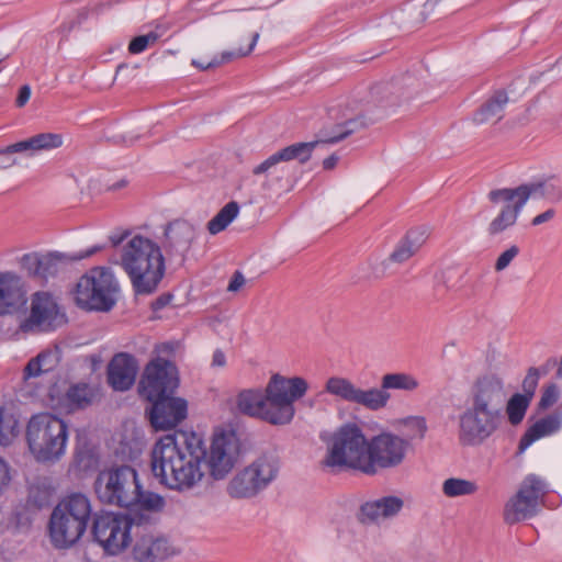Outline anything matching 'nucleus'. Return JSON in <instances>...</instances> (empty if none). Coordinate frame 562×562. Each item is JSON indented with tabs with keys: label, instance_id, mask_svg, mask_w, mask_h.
<instances>
[{
	"label": "nucleus",
	"instance_id": "nucleus-38",
	"mask_svg": "<svg viewBox=\"0 0 562 562\" xmlns=\"http://www.w3.org/2000/svg\"><path fill=\"white\" fill-rule=\"evenodd\" d=\"M372 95L376 97L380 102L386 105H396L401 98L404 97L402 87L397 82H387L376 85L372 88Z\"/></svg>",
	"mask_w": 562,
	"mask_h": 562
},
{
	"label": "nucleus",
	"instance_id": "nucleus-11",
	"mask_svg": "<svg viewBox=\"0 0 562 562\" xmlns=\"http://www.w3.org/2000/svg\"><path fill=\"white\" fill-rule=\"evenodd\" d=\"M147 520L145 515L103 513L95 516L92 535L95 541L110 554H117L131 541V529Z\"/></svg>",
	"mask_w": 562,
	"mask_h": 562
},
{
	"label": "nucleus",
	"instance_id": "nucleus-41",
	"mask_svg": "<svg viewBox=\"0 0 562 562\" xmlns=\"http://www.w3.org/2000/svg\"><path fill=\"white\" fill-rule=\"evenodd\" d=\"M165 506V499L159 494L143 491L139 485V495L137 499L132 505L138 509L147 510V512H160Z\"/></svg>",
	"mask_w": 562,
	"mask_h": 562
},
{
	"label": "nucleus",
	"instance_id": "nucleus-55",
	"mask_svg": "<svg viewBox=\"0 0 562 562\" xmlns=\"http://www.w3.org/2000/svg\"><path fill=\"white\" fill-rule=\"evenodd\" d=\"M226 363V357L224 352L220 349L215 350L212 358L213 367H224Z\"/></svg>",
	"mask_w": 562,
	"mask_h": 562
},
{
	"label": "nucleus",
	"instance_id": "nucleus-44",
	"mask_svg": "<svg viewBox=\"0 0 562 562\" xmlns=\"http://www.w3.org/2000/svg\"><path fill=\"white\" fill-rule=\"evenodd\" d=\"M403 425L409 428V434H407V440H412L414 438L423 439L427 431V425L424 417L420 416H409L403 419Z\"/></svg>",
	"mask_w": 562,
	"mask_h": 562
},
{
	"label": "nucleus",
	"instance_id": "nucleus-58",
	"mask_svg": "<svg viewBox=\"0 0 562 562\" xmlns=\"http://www.w3.org/2000/svg\"><path fill=\"white\" fill-rule=\"evenodd\" d=\"M125 186H126V181L125 180H121L120 182H116L113 186H111L110 189L111 190H117V189H121V188H123Z\"/></svg>",
	"mask_w": 562,
	"mask_h": 562
},
{
	"label": "nucleus",
	"instance_id": "nucleus-30",
	"mask_svg": "<svg viewBox=\"0 0 562 562\" xmlns=\"http://www.w3.org/2000/svg\"><path fill=\"white\" fill-rule=\"evenodd\" d=\"M509 102L505 90L494 91L488 99L474 113L473 121L476 124L496 123L504 117L505 108Z\"/></svg>",
	"mask_w": 562,
	"mask_h": 562
},
{
	"label": "nucleus",
	"instance_id": "nucleus-32",
	"mask_svg": "<svg viewBox=\"0 0 562 562\" xmlns=\"http://www.w3.org/2000/svg\"><path fill=\"white\" fill-rule=\"evenodd\" d=\"M419 386L418 380L409 373L405 372H396V373H386L381 378V386L372 387L373 391H383L385 398L381 401L380 406H376V411L383 409L386 407L387 403L391 400V394L389 390H401V391H415Z\"/></svg>",
	"mask_w": 562,
	"mask_h": 562
},
{
	"label": "nucleus",
	"instance_id": "nucleus-26",
	"mask_svg": "<svg viewBox=\"0 0 562 562\" xmlns=\"http://www.w3.org/2000/svg\"><path fill=\"white\" fill-rule=\"evenodd\" d=\"M25 303L21 277L14 272H0V315L11 314Z\"/></svg>",
	"mask_w": 562,
	"mask_h": 562
},
{
	"label": "nucleus",
	"instance_id": "nucleus-22",
	"mask_svg": "<svg viewBox=\"0 0 562 562\" xmlns=\"http://www.w3.org/2000/svg\"><path fill=\"white\" fill-rule=\"evenodd\" d=\"M321 145H325L324 139L294 143L289 145L276 151L261 164L256 166L252 169V173L256 176L266 175L268 178L271 175V169L280 162L297 160L300 164H305L312 157L314 149Z\"/></svg>",
	"mask_w": 562,
	"mask_h": 562
},
{
	"label": "nucleus",
	"instance_id": "nucleus-56",
	"mask_svg": "<svg viewBox=\"0 0 562 562\" xmlns=\"http://www.w3.org/2000/svg\"><path fill=\"white\" fill-rule=\"evenodd\" d=\"M338 160L339 157L336 154H333L323 160V168L325 170H331L336 167Z\"/></svg>",
	"mask_w": 562,
	"mask_h": 562
},
{
	"label": "nucleus",
	"instance_id": "nucleus-60",
	"mask_svg": "<svg viewBox=\"0 0 562 562\" xmlns=\"http://www.w3.org/2000/svg\"><path fill=\"white\" fill-rule=\"evenodd\" d=\"M262 187H263L265 189H271V188H272V186H271V183L269 182V180L265 181V182L262 183Z\"/></svg>",
	"mask_w": 562,
	"mask_h": 562
},
{
	"label": "nucleus",
	"instance_id": "nucleus-12",
	"mask_svg": "<svg viewBox=\"0 0 562 562\" xmlns=\"http://www.w3.org/2000/svg\"><path fill=\"white\" fill-rule=\"evenodd\" d=\"M116 289L114 277L108 269L94 268L79 279L76 300L88 310L108 312L115 304L113 294Z\"/></svg>",
	"mask_w": 562,
	"mask_h": 562
},
{
	"label": "nucleus",
	"instance_id": "nucleus-33",
	"mask_svg": "<svg viewBox=\"0 0 562 562\" xmlns=\"http://www.w3.org/2000/svg\"><path fill=\"white\" fill-rule=\"evenodd\" d=\"M266 390H244L236 398V405L241 414L262 419Z\"/></svg>",
	"mask_w": 562,
	"mask_h": 562
},
{
	"label": "nucleus",
	"instance_id": "nucleus-28",
	"mask_svg": "<svg viewBox=\"0 0 562 562\" xmlns=\"http://www.w3.org/2000/svg\"><path fill=\"white\" fill-rule=\"evenodd\" d=\"M562 427V412L557 409L552 414L538 419L521 436L518 443V452L522 453L535 441L558 432Z\"/></svg>",
	"mask_w": 562,
	"mask_h": 562
},
{
	"label": "nucleus",
	"instance_id": "nucleus-1",
	"mask_svg": "<svg viewBox=\"0 0 562 562\" xmlns=\"http://www.w3.org/2000/svg\"><path fill=\"white\" fill-rule=\"evenodd\" d=\"M206 457L203 440L195 434L160 438L150 453V468L158 482L169 490L184 492L198 485L203 476Z\"/></svg>",
	"mask_w": 562,
	"mask_h": 562
},
{
	"label": "nucleus",
	"instance_id": "nucleus-49",
	"mask_svg": "<svg viewBox=\"0 0 562 562\" xmlns=\"http://www.w3.org/2000/svg\"><path fill=\"white\" fill-rule=\"evenodd\" d=\"M10 481L11 476L9 465L2 458H0V495L8 487Z\"/></svg>",
	"mask_w": 562,
	"mask_h": 562
},
{
	"label": "nucleus",
	"instance_id": "nucleus-36",
	"mask_svg": "<svg viewBox=\"0 0 562 562\" xmlns=\"http://www.w3.org/2000/svg\"><path fill=\"white\" fill-rule=\"evenodd\" d=\"M19 434V422L8 409L0 407V446L7 447Z\"/></svg>",
	"mask_w": 562,
	"mask_h": 562
},
{
	"label": "nucleus",
	"instance_id": "nucleus-29",
	"mask_svg": "<svg viewBox=\"0 0 562 562\" xmlns=\"http://www.w3.org/2000/svg\"><path fill=\"white\" fill-rule=\"evenodd\" d=\"M103 249V246H93L86 251H80L75 255H68L59 251H52L45 255H42V265H41V279H47L49 277H55L59 271L65 269L69 263L79 261L81 259L88 258L95 252Z\"/></svg>",
	"mask_w": 562,
	"mask_h": 562
},
{
	"label": "nucleus",
	"instance_id": "nucleus-35",
	"mask_svg": "<svg viewBox=\"0 0 562 562\" xmlns=\"http://www.w3.org/2000/svg\"><path fill=\"white\" fill-rule=\"evenodd\" d=\"M367 125L362 115H357L338 123L334 127V134L324 139L325 144L338 143Z\"/></svg>",
	"mask_w": 562,
	"mask_h": 562
},
{
	"label": "nucleus",
	"instance_id": "nucleus-7",
	"mask_svg": "<svg viewBox=\"0 0 562 562\" xmlns=\"http://www.w3.org/2000/svg\"><path fill=\"white\" fill-rule=\"evenodd\" d=\"M307 390L308 383L301 376L273 374L266 386L261 420L276 426L290 424L295 414L294 402L302 398Z\"/></svg>",
	"mask_w": 562,
	"mask_h": 562
},
{
	"label": "nucleus",
	"instance_id": "nucleus-43",
	"mask_svg": "<svg viewBox=\"0 0 562 562\" xmlns=\"http://www.w3.org/2000/svg\"><path fill=\"white\" fill-rule=\"evenodd\" d=\"M160 37V34L156 31H151L145 35H138L134 37L128 44V52L131 54H140L148 46L154 45Z\"/></svg>",
	"mask_w": 562,
	"mask_h": 562
},
{
	"label": "nucleus",
	"instance_id": "nucleus-51",
	"mask_svg": "<svg viewBox=\"0 0 562 562\" xmlns=\"http://www.w3.org/2000/svg\"><path fill=\"white\" fill-rule=\"evenodd\" d=\"M31 97V88L27 85H24L20 88L18 97L15 99V105L18 108H23L30 100Z\"/></svg>",
	"mask_w": 562,
	"mask_h": 562
},
{
	"label": "nucleus",
	"instance_id": "nucleus-42",
	"mask_svg": "<svg viewBox=\"0 0 562 562\" xmlns=\"http://www.w3.org/2000/svg\"><path fill=\"white\" fill-rule=\"evenodd\" d=\"M22 269L27 273L31 278L41 279V265H42V255L38 252H30L22 256L20 260Z\"/></svg>",
	"mask_w": 562,
	"mask_h": 562
},
{
	"label": "nucleus",
	"instance_id": "nucleus-45",
	"mask_svg": "<svg viewBox=\"0 0 562 562\" xmlns=\"http://www.w3.org/2000/svg\"><path fill=\"white\" fill-rule=\"evenodd\" d=\"M539 369L531 367L528 369L527 374L522 381V395L527 396L529 400H532L535 395L539 382Z\"/></svg>",
	"mask_w": 562,
	"mask_h": 562
},
{
	"label": "nucleus",
	"instance_id": "nucleus-13",
	"mask_svg": "<svg viewBox=\"0 0 562 562\" xmlns=\"http://www.w3.org/2000/svg\"><path fill=\"white\" fill-rule=\"evenodd\" d=\"M179 382V372L176 364L165 358L157 357L146 364L138 383V392L142 397L151 402L175 394Z\"/></svg>",
	"mask_w": 562,
	"mask_h": 562
},
{
	"label": "nucleus",
	"instance_id": "nucleus-31",
	"mask_svg": "<svg viewBox=\"0 0 562 562\" xmlns=\"http://www.w3.org/2000/svg\"><path fill=\"white\" fill-rule=\"evenodd\" d=\"M61 360L59 348L46 349L32 358L23 370V380L27 382L33 378L54 371Z\"/></svg>",
	"mask_w": 562,
	"mask_h": 562
},
{
	"label": "nucleus",
	"instance_id": "nucleus-61",
	"mask_svg": "<svg viewBox=\"0 0 562 562\" xmlns=\"http://www.w3.org/2000/svg\"><path fill=\"white\" fill-rule=\"evenodd\" d=\"M437 292H438L439 295H443L445 291H441L440 289H438Z\"/></svg>",
	"mask_w": 562,
	"mask_h": 562
},
{
	"label": "nucleus",
	"instance_id": "nucleus-21",
	"mask_svg": "<svg viewBox=\"0 0 562 562\" xmlns=\"http://www.w3.org/2000/svg\"><path fill=\"white\" fill-rule=\"evenodd\" d=\"M196 237L195 227L186 220L170 222L165 228L164 248L170 260L179 259L183 263L186 256Z\"/></svg>",
	"mask_w": 562,
	"mask_h": 562
},
{
	"label": "nucleus",
	"instance_id": "nucleus-25",
	"mask_svg": "<svg viewBox=\"0 0 562 562\" xmlns=\"http://www.w3.org/2000/svg\"><path fill=\"white\" fill-rule=\"evenodd\" d=\"M404 506V501L398 496H383L374 501L363 503L357 514V519L361 524H373L380 519H390L395 517Z\"/></svg>",
	"mask_w": 562,
	"mask_h": 562
},
{
	"label": "nucleus",
	"instance_id": "nucleus-46",
	"mask_svg": "<svg viewBox=\"0 0 562 562\" xmlns=\"http://www.w3.org/2000/svg\"><path fill=\"white\" fill-rule=\"evenodd\" d=\"M258 38H259V33H255L252 35L251 43L249 44L247 49H241L240 48L238 50L223 52L221 57L217 58L218 66L222 65V64H225V63H229V61L234 60L235 58H239V57H244V56L249 55L252 52V49L255 48V46H256V44L258 42Z\"/></svg>",
	"mask_w": 562,
	"mask_h": 562
},
{
	"label": "nucleus",
	"instance_id": "nucleus-6",
	"mask_svg": "<svg viewBox=\"0 0 562 562\" xmlns=\"http://www.w3.org/2000/svg\"><path fill=\"white\" fill-rule=\"evenodd\" d=\"M369 440L356 424L341 426L331 436L321 464L333 471L358 470L367 474Z\"/></svg>",
	"mask_w": 562,
	"mask_h": 562
},
{
	"label": "nucleus",
	"instance_id": "nucleus-48",
	"mask_svg": "<svg viewBox=\"0 0 562 562\" xmlns=\"http://www.w3.org/2000/svg\"><path fill=\"white\" fill-rule=\"evenodd\" d=\"M518 254L519 248L516 245L510 246L498 256L495 262V270L499 272L506 269Z\"/></svg>",
	"mask_w": 562,
	"mask_h": 562
},
{
	"label": "nucleus",
	"instance_id": "nucleus-18",
	"mask_svg": "<svg viewBox=\"0 0 562 562\" xmlns=\"http://www.w3.org/2000/svg\"><path fill=\"white\" fill-rule=\"evenodd\" d=\"M64 137L59 133H38L26 139L11 144L0 149V169L16 165L15 154L26 153L30 156L40 151H48L61 147Z\"/></svg>",
	"mask_w": 562,
	"mask_h": 562
},
{
	"label": "nucleus",
	"instance_id": "nucleus-8",
	"mask_svg": "<svg viewBox=\"0 0 562 562\" xmlns=\"http://www.w3.org/2000/svg\"><path fill=\"white\" fill-rule=\"evenodd\" d=\"M94 491L102 504L131 509L139 495L138 474L130 465L103 469L97 475Z\"/></svg>",
	"mask_w": 562,
	"mask_h": 562
},
{
	"label": "nucleus",
	"instance_id": "nucleus-17",
	"mask_svg": "<svg viewBox=\"0 0 562 562\" xmlns=\"http://www.w3.org/2000/svg\"><path fill=\"white\" fill-rule=\"evenodd\" d=\"M325 392L347 403L362 406L376 412L381 401L385 398L383 391H373L372 387L362 390L351 380L344 376H330L324 387Z\"/></svg>",
	"mask_w": 562,
	"mask_h": 562
},
{
	"label": "nucleus",
	"instance_id": "nucleus-62",
	"mask_svg": "<svg viewBox=\"0 0 562 562\" xmlns=\"http://www.w3.org/2000/svg\"><path fill=\"white\" fill-rule=\"evenodd\" d=\"M123 68V65H119L116 72H119Z\"/></svg>",
	"mask_w": 562,
	"mask_h": 562
},
{
	"label": "nucleus",
	"instance_id": "nucleus-5",
	"mask_svg": "<svg viewBox=\"0 0 562 562\" xmlns=\"http://www.w3.org/2000/svg\"><path fill=\"white\" fill-rule=\"evenodd\" d=\"M90 516L91 505L85 494L74 493L59 502L48 524L54 547L64 549L75 544L85 533Z\"/></svg>",
	"mask_w": 562,
	"mask_h": 562
},
{
	"label": "nucleus",
	"instance_id": "nucleus-2",
	"mask_svg": "<svg viewBox=\"0 0 562 562\" xmlns=\"http://www.w3.org/2000/svg\"><path fill=\"white\" fill-rule=\"evenodd\" d=\"M505 397L504 383L496 374L475 381L470 405L459 416L458 438L462 446H480L498 429Z\"/></svg>",
	"mask_w": 562,
	"mask_h": 562
},
{
	"label": "nucleus",
	"instance_id": "nucleus-14",
	"mask_svg": "<svg viewBox=\"0 0 562 562\" xmlns=\"http://www.w3.org/2000/svg\"><path fill=\"white\" fill-rule=\"evenodd\" d=\"M408 440L392 432H382L369 440L367 475H374L379 469H391L403 463Z\"/></svg>",
	"mask_w": 562,
	"mask_h": 562
},
{
	"label": "nucleus",
	"instance_id": "nucleus-57",
	"mask_svg": "<svg viewBox=\"0 0 562 562\" xmlns=\"http://www.w3.org/2000/svg\"><path fill=\"white\" fill-rule=\"evenodd\" d=\"M192 65L198 67V68H200L201 70H206V69H210V68H213V67H217L218 66V60H217V57H215L213 60H211L207 64H203V63H200L198 60H192Z\"/></svg>",
	"mask_w": 562,
	"mask_h": 562
},
{
	"label": "nucleus",
	"instance_id": "nucleus-47",
	"mask_svg": "<svg viewBox=\"0 0 562 562\" xmlns=\"http://www.w3.org/2000/svg\"><path fill=\"white\" fill-rule=\"evenodd\" d=\"M559 398V389L555 384H550L546 386L542 391L540 401L538 403V408L540 411H544L552 406Z\"/></svg>",
	"mask_w": 562,
	"mask_h": 562
},
{
	"label": "nucleus",
	"instance_id": "nucleus-24",
	"mask_svg": "<svg viewBox=\"0 0 562 562\" xmlns=\"http://www.w3.org/2000/svg\"><path fill=\"white\" fill-rule=\"evenodd\" d=\"M138 362L126 352L116 353L108 364V383L115 391L130 390L136 379Z\"/></svg>",
	"mask_w": 562,
	"mask_h": 562
},
{
	"label": "nucleus",
	"instance_id": "nucleus-27",
	"mask_svg": "<svg viewBox=\"0 0 562 562\" xmlns=\"http://www.w3.org/2000/svg\"><path fill=\"white\" fill-rule=\"evenodd\" d=\"M428 239L426 227H415L407 231L389 255L386 262L402 265L415 256Z\"/></svg>",
	"mask_w": 562,
	"mask_h": 562
},
{
	"label": "nucleus",
	"instance_id": "nucleus-53",
	"mask_svg": "<svg viewBox=\"0 0 562 562\" xmlns=\"http://www.w3.org/2000/svg\"><path fill=\"white\" fill-rule=\"evenodd\" d=\"M554 215H555V211L553 209H549L546 212L535 216L531 221V224L533 226L541 225L543 223L551 221L554 217Z\"/></svg>",
	"mask_w": 562,
	"mask_h": 562
},
{
	"label": "nucleus",
	"instance_id": "nucleus-10",
	"mask_svg": "<svg viewBox=\"0 0 562 562\" xmlns=\"http://www.w3.org/2000/svg\"><path fill=\"white\" fill-rule=\"evenodd\" d=\"M543 182H531L520 184L516 188H503L490 191L487 195L488 200L493 204L504 203V206L490 223L487 228L488 234L495 236L514 226L529 198L538 192L543 195Z\"/></svg>",
	"mask_w": 562,
	"mask_h": 562
},
{
	"label": "nucleus",
	"instance_id": "nucleus-19",
	"mask_svg": "<svg viewBox=\"0 0 562 562\" xmlns=\"http://www.w3.org/2000/svg\"><path fill=\"white\" fill-rule=\"evenodd\" d=\"M66 316L54 296L47 292H36L32 297L31 312L26 321L30 328L40 331L55 330L66 323Z\"/></svg>",
	"mask_w": 562,
	"mask_h": 562
},
{
	"label": "nucleus",
	"instance_id": "nucleus-37",
	"mask_svg": "<svg viewBox=\"0 0 562 562\" xmlns=\"http://www.w3.org/2000/svg\"><path fill=\"white\" fill-rule=\"evenodd\" d=\"M477 488L475 482L459 477H450L442 483V492L448 497L472 495Z\"/></svg>",
	"mask_w": 562,
	"mask_h": 562
},
{
	"label": "nucleus",
	"instance_id": "nucleus-9",
	"mask_svg": "<svg viewBox=\"0 0 562 562\" xmlns=\"http://www.w3.org/2000/svg\"><path fill=\"white\" fill-rule=\"evenodd\" d=\"M278 473V459L263 453L234 475L227 485V494L237 499L252 498L266 490Z\"/></svg>",
	"mask_w": 562,
	"mask_h": 562
},
{
	"label": "nucleus",
	"instance_id": "nucleus-20",
	"mask_svg": "<svg viewBox=\"0 0 562 562\" xmlns=\"http://www.w3.org/2000/svg\"><path fill=\"white\" fill-rule=\"evenodd\" d=\"M147 409L150 425L156 430H168L176 427L187 417V401L176 397L175 394L166 395L149 402Z\"/></svg>",
	"mask_w": 562,
	"mask_h": 562
},
{
	"label": "nucleus",
	"instance_id": "nucleus-4",
	"mask_svg": "<svg viewBox=\"0 0 562 562\" xmlns=\"http://www.w3.org/2000/svg\"><path fill=\"white\" fill-rule=\"evenodd\" d=\"M68 435L65 420L50 413L33 415L25 430L30 452L42 463H55L65 456Z\"/></svg>",
	"mask_w": 562,
	"mask_h": 562
},
{
	"label": "nucleus",
	"instance_id": "nucleus-15",
	"mask_svg": "<svg viewBox=\"0 0 562 562\" xmlns=\"http://www.w3.org/2000/svg\"><path fill=\"white\" fill-rule=\"evenodd\" d=\"M240 451V441L235 431L215 434L205 460L212 479H225L235 467Z\"/></svg>",
	"mask_w": 562,
	"mask_h": 562
},
{
	"label": "nucleus",
	"instance_id": "nucleus-34",
	"mask_svg": "<svg viewBox=\"0 0 562 562\" xmlns=\"http://www.w3.org/2000/svg\"><path fill=\"white\" fill-rule=\"evenodd\" d=\"M238 213L239 204L236 201L228 202L209 221L206 225L209 233L216 235L223 232L237 217Z\"/></svg>",
	"mask_w": 562,
	"mask_h": 562
},
{
	"label": "nucleus",
	"instance_id": "nucleus-52",
	"mask_svg": "<svg viewBox=\"0 0 562 562\" xmlns=\"http://www.w3.org/2000/svg\"><path fill=\"white\" fill-rule=\"evenodd\" d=\"M173 295L171 293H162L151 303V308L154 311H160L166 307L172 301Z\"/></svg>",
	"mask_w": 562,
	"mask_h": 562
},
{
	"label": "nucleus",
	"instance_id": "nucleus-23",
	"mask_svg": "<svg viewBox=\"0 0 562 562\" xmlns=\"http://www.w3.org/2000/svg\"><path fill=\"white\" fill-rule=\"evenodd\" d=\"M175 554L176 550L169 540L154 533L137 537L132 551L135 562H162Z\"/></svg>",
	"mask_w": 562,
	"mask_h": 562
},
{
	"label": "nucleus",
	"instance_id": "nucleus-63",
	"mask_svg": "<svg viewBox=\"0 0 562 562\" xmlns=\"http://www.w3.org/2000/svg\"><path fill=\"white\" fill-rule=\"evenodd\" d=\"M445 274L440 276V281L443 282Z\"/></svg>",
	"mask_w": 562,
	"mask_h": 562
},
{
	"label": "nucleus",
	"instance_id": "nucleus-3",
	"mask_svg": "<svg viewBox=\"0 0 562 562\" xmlns=\"http://www.w3.org/2000/svg\"><path fill=\"white\" fill-rule=\"evenodd\" d=\"M120 265L131 279L135 294L154 293L165 274L160 247L151 239L136 235L123 247Z\"/></svg>",
	"mask_w": 562,
	"mask_h": 562
},
{
	"label": "nucleus",
	"instance_id": "nucleus-16",
	"mask_svg": "<svg viewBox=\"0 0 562 562\" xmlns=\"http://www.w3.org/2000/svg\"><path fill=\"white\" fill-rule=\"evenodd\" d=\"M546 493V484L538 476L530 474L521 483L518 492L504 508V519L513 525L537 514L538 501Z\"/></svg>",
	"mask_w": 562,
	"mask_h": 562
},
{
	"label": "nucleus",
	"instance_id": "nucleus-59",
	"mask_svg": "<svg viewBox=\"0 0 562 562\" xmlns=\"http://www.w3.org/2000/svg\"><path fill=\"white\" fill-rule=\"evenodd\" d=\"M555 378L557 379H562V356H561V359L559 361V366H558V369H557V372H555Z\"/></svg>",
	"mask_w": 562,
	"mask_h": 562
},
{
	"label": "nucleus",
	"instance_id": "nucleus-40",
	"mask_svg": "<svg viewBox=\"0 0 562 562\" xmlns=\"http://www.w3.org/2000/svg\"><path fill=\"white\" fill-rule=\"evenodd\" d=\"M530 401L527 396H524L519 393L514 394L508 403H507V415L508 420L512 425H518L525 417L526 411L530 404Z\"/></svg>",
	"mask_w": 562,
	"mask_h": 562
},
{
	"label": "nucleus",
	"instance_id": "nucleus-39",
	"mask_svg": "<svg viewBox=\"0 0 562 562\" xmlns=\"http://www.w3.org/2000/svg\"><path fill=\"white\" fill-rule=\"evenodd\" d=\"M66 396L72 408H85L92 403L94 394L88 384L80 383L70 386Z\"/></svg>",
	"mask_w": 562,
	"mask_h": 562
},
{
	"label": "nucleus",
	"instance_id": "nucleus-50",
	"mask_svg": "<svg viewBox=\"0 0 562 562\" xmlns=\"http://www.w3.org/2000/svg\"><path fill=\"white\" fill-rule=\"evenodd\" d=\"M245 282L246 280L244 274L237 270L233 273L227 290L229 292H237L245 284Z\"/></svg>",
	"mask_w": 562,
	"mask_h": 562
},
{
	"label": "nucleus",
	"instance_id": "nucleus-54",
	"mask_svg": "<svg viewBox=\"0 0 562 562\" xmlns=\"http://www.w3.org/2000/svg\"><path fill=\"white\" fill-rule=\"evenodd\" d=\"M131 235V232L125 229L122 232H115L110 235L109 239L113 247H116L121 245L128 236Z\"/></svg>",
	"mask_w": 562,
	"mask_h": 562
}]
</instances>
